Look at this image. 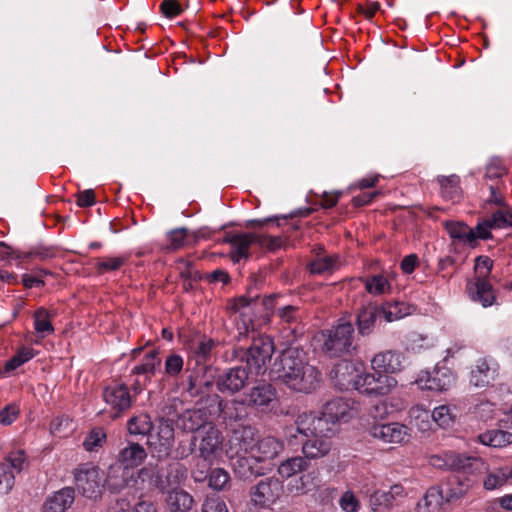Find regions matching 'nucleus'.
<instances>
[{
	"label": "nucleus",
	"instance_id": "1",
	"mask_svg": "<svg viewBox=\"0 0 512 512\" xmlns=\"http://www.w3.org/2000/svg\"><path fill=\"white\" fill-rule=\"evenodd\" d=\"M271 373L289 388L309 393L320 384V373L316 367L308 364L305 353L297 347L282 352L272 366Z\"/></svg>",
	"mask_w": 512,
	"mask_h": 512
},
{
	"label": "nucleus",
	"instance_id": "2",
	"mask_svg": "<svg viewBox=\"0 0 512 512\" xmlns=\"http://www.w3.org/2000/svg\"><path fill=\"white\" fill-rule=\"evenodd\" d=\"M322 337V351L330 358L352 355L356 350L354 326L351 322L341 320L337 325L323 331Z\"/></svg>",
	"mask_w": 512,
	"mask_h": 512
},
{
	"label": "nucleus",
	"instance_id": "3",
	"mask_svg": "<svg viewBox=\"0 0 512 512\" xmlns=\"http://www.w3.org/2000/svg\"><path fill=\"white\" fill-rule=\"evenodd\" d=\"M74 484L79 494L97 500L104 489V474L95 464L87 462L80 464L73 471Z\"/></svg>",
	"mask_w": 512,
	"mask_h": 512
},
{
	"label": "nucleus",
	"instance_id": "4",
	"mask_svg": "<svg viewBox=\"0 0 512 512\" xmlns=\"http://www.w3.org/2000/svg\"><path fill=\"white\" fill-rule=\"evenodd\" d=\"M323 433H333V429H330V424L322 413L317 415L313 412H303L297 416L294 427L287 429L286 438L290 444H294L293 439L297 438V434L305 439Z\"/></svg>",
	"mask_w": 512,
	"mask_h": 512
},
{
	"label": "nucleus",
	"instance_id": "5",
	"mask_svg": "<svg viewBox=\"0 0 512 512\" xmlns=\"http://www.w3.org/2000/svg\"><path fill=\"white\" fill-rule=\"evenodd\" d=\"M273 352L272 340L268 337H258L253 340L249 348L242 352L239 358L246 363L245 367L250 373L254 371L259 375L265 371L266 364L270 361Z\"/></svg>",
	"mask_w": 512,
	"mask_h": 512
},
{
	"label": "nucleus",
	"instance_id": "6",
	"mask_svg": "<svg viewBox=\"0 0 512 512\" xmlns=\"http://www.w3.org/2000/svg\"><path fill=\"white\" fill-rule=\"evenodd\" d=\"M191 444L197 445L199 457L211 464L222 452L223 436L221 431L211 424L196 433Z\"/></svg>",
	"mask_w": 512,
	"mask_h": 512
},
{
	"label": "nucleus",
	"instance_id": "7",
	"mask_svg": "<svg viewBox=\"0 0 512 512\" xmlns=\"http://www.w3.org/2000/svg\"><path fill=\"white\" fill-rule=\"evenodd\" d=\"M283 491V482L275 476H269L251 487L250 497L254 505L269 508L280 499Z\"/></svg>",
	"mask_w": 512,
	"mask_h": 512
},
{
	"label": "nucleus",
	"instance_id": "8",
	"mask_svg": "<svg viewBox=\"0 0 512 512\" xmlns=\"http://www.w3.org/2000/svg\"><path fill=\"white\" fill-rule=\"evenodd\" d=\"M356 390L369 396L388 395L397 385V380L381 372L361 373L356 381Z\"/></svg>",
	"mask_w": 512,
	"mask_h": 512
},
{
	"label": "nucleus",
	"instance_id": "9",
	"mask_svg": "<svg viewBox=\"0 0 512 512\" xmlns=\"http://www.w3.org/2000/svg\"><path fill=\"white\" fill-rule=\"evenodd\" d=\"M249 374L243 365L227 368L216 378L217 390L222 394L234 395L247 385Z\"/></svg>",
	"mask_w": 512,
	"mask_h": 512
},
{
	"label": "nucleus",
	"instance_id": "10",
	"mask_svg": "<svg viewBox=\"0 0 512 512\" xmlns=\"http://www.w3.org/2000/svg\"><path fill=\"white\" fill-rule=\"evenodd\" d=\"M257 436V429L250 425L239 426L233 429L231 436L228 440L227 453L230 457L238 455L241 452L249 453L251 455Z\"/></svg>",
	"mask_w": 512,
	"mask_h": 512
},
{
	"label": "nucleus",
	"instance_id": "11",
	"mask_svg": "<svg viewBox=\"0 0 512 512\" xmlns=\"http://www.w3.org/2000/svg\"><path fill=\"white\" fill-rule=\"evenodd\" d=\"M409 428L401 423L393 422L388 424L375 422L369 429L372 437L384 443L400 444L407 442L410 438Z\"/></svg>",
	"mask_w": 512,
	"mask_h": 512
},
{
	"label": "nucleus",
	"instance_id": "12",
	"mask_svg": "<svg viewBox=\"0 0 512 512\" xmlns=\"http://www.w3.org/2000/svg\"><path fill=\"white\" fill-rule=\"evenodd\" d=\"M147 444L153 453H157L158 458L166 457L174 444V428L172 422L168 419H161L158 425L157 435L150 436Z\"/></svg>",
	"mask_w": 512,
	"mask_h": 512
},
{
	"label": "nucleus",
	"instance_id": "13",
	"mask_svg": "<svg viewBox=\"0 0 512 512\" xmlns=\"http://www.w3.org/2000/svg\"><path fill=\"white\" fill-rule=\"evenodd\" d=\"M186 473V468L179 462H171L164 467L158 465L156 488L162 492H168L184 481Z\"/></svg>",
	"mask_w": 512,
	"mask_h": 512
},
{
	"label": "nucleus",
	"instance_id": "14",
	"mask_svg": "<svg viewBox=\"0 0 512 512\" xmlns=\"http://www.w3.org/2000/svg\"><path fill=\"white\" fill-rule=\"evenodd\" d=\"M499 365L492 357H482L476 360L470 372V383L475 387L490 385L498 375Z\"/></svg>",
	"mask_w": 512,
	"mask_h": 512
},
{
	"label": "nucleus",
	"instance_id": "15",
	"mask_svg": "<svg viewBox=\"0 0 512 512\" xmlns=\"http://www.w3.org/2000/svg\"><path fill=\"white\" fill-rule=\"evenodd\" d=\"M405 357L397 350H386L378 352L371 359L373 371L386 375L398 373L404 368Z\"/></svg>",
	"mask_w": 512,
	"mask_h": 512
},
{
	"label": "nucleus",
	"instance_id": "16",
	"mask_svg": "<svg viewBox=\"0 0 512 512\" xmlns=\"http://www.w3.org/2000/svg\"><path fill=\"white\" fill-rule=\"evenodd\" d=\"M222 242L230 244L232 248L230 252L231 260L239 262L241 259L249 258V249L252 244H257V238L256 233L228 232Z\"/></svg>",
	"mask_w": 512,
	"mask_h": 512
},
{
	"label": "nucleus",
	"instance_id": "17",
	"mask_svg": "<svg viewBox=\"0 0 512 512\" xmlns=\"http://www.w3.org/2000/svg\"><path fill=\"white\" fill-rule=\"evenodd\" d=\"M147 458L146 449L139 443L127 441L121 447L115 457V464L121 465L123 468L134 471Z\"/></svg>",
	"mask_w": 512,
	"mask_h": 512
},
{
	"label": "nucleus",
	"instance_id": "18",
	"mask_svg": "<svg viewBox=\"0 0 512 512\" xmlns=\"http://www.w3.org/2000/svg\"><path fill=\"white\" fill-rule=\"evenodd\" d=\"M105 483L110 492L119 493L125 488L136 485L135 473L113 463L108 468Z\"/></svg>",
	"mask_w": 512,
	"mask_h": 512
},
{
	"label": "nucleus",
	"instance_id": "19",
	"mask_svg": "<svg viewBox=\"0 0 512 512\" xmlns=\"http://www.w3.org/2000/svg\"><path fill=\"white\" fill-rule=\"evenodd\" d=\"M331 434L323 433L301 439L304 457L307 460H315L327 456L332 449Z\"/></svg>",
	"mask_w": 512,
	"mask_h": 512
},
{
	"label": "nucleus",
	"instance_id": "20",
	"mask_svg": "<svg viewBox=\"0 0 512 512\" xmlns=\"http://www.w3.org/2000/svg\"><path fill=\"white\" fill-rule=\"evenodd\" d=\"M276 315L280 318L283 325V331L286 332L288 341H293L303 334L301 324V314L296 306L287 305L276 310Z\"/></svg>",
	"mask_w": 512,
	"mask_h": 512
},
{
	"label": "nucleus",
	"instance_id": "21",
	"mask_svg": "<svg viewBox=\"0 0 512 512\" xmlns=\"http://www.w3.org/2000/svg\"><path fill=\"white\" fill-rule=\"evenodd\" d=\"M330 376L339 390H349L351 388L356 389L355 383L360 374L353 363L344 360L332 368Z\"/></svg>",
	"mask_w": 512,
	"mask_h": 512
},
{
	"label": "nucleus",
	"instance_id": "22",
	"mask_svg": "<svg viewBox=\"0 0 512 512\" xmlns=\"http://www.w3.org/2000/svg\"><path fill=\"white\" fill-rule=\"evenodd\" d=\"M103 399L117 413L128 410L132 399L125 384H113L103 390Z\"/></svg>",
	"mask_w": 512,
	"mask_h": 512
},
{
	"label": "nucleus",
	"instance_id": "23",
	"mask_svg": "<svg viewBox=\"0 0 512 512\" xmlns=\"http://www.w3.org/2000/svg\"><path fill=\"white\" fill-rule=\"evenodd\" d=\"M216 345V341L207 337H203L191 345L189 359L195 361L196 365L199 366V370L195 373L198 374L202 370L207 372L212 369L210 365H207V362L211 360Z\"/></svg>",
	"mask_w": 512,
	"mask_h": 512
},
{
	"label": "nucleus",
	"instance_id": "24",
	"mask_svg": "<svg viewBox=\"0 0 512 512\" xmlns=\"http://www.w3.org/2000/svg\"><path fill=\"white\" fill-rule=\"evenodd\" d=\"M321 413L329 422L330 429H333L336 422L348 421L353 416V409L349 400L335 398L324 405Z\"/></svg>",
	"mask_w": 512,
	"mask_h": 512
},
{
	"label": "nucleus",
	"instance_id": "25",
	"mask_svg": "<svg viewBox=\"0 0 512 512\" xmlns=\"http://www.w3.org/2000/svg\"><path fill=\"white\" fill-rule=\"evenodd\" d=\"M283 449L282 441L273 436H266L256 440L251 455L257 462H265L278 457Z\"/></svg>",
	"mask_w": 512,
	"mask_h": 512
},
{
	"label": "nucleus",
	"instance_id": "26",
	"mask_svg": "<svg viewBox=\"0 0 512 512\" xmlns=\"http://www.w3.org/2000/svg\"><path fill=\"white\" fill-rule=\"evenodd\" d=\"M466 288L471 300L479 302L483 307H489L495 302V292L487 279L468 281Z\"/></svg>",
	"mask_w": 512,
	"mask_h": 512
},
{
	"label": "nucleus",
	"instance_id": "27",
	"mask_svg": "<svg viewBox=\"0 0 512 512\" xmlns=\"http://www.w3.org/2000/svg\"><path fill=\"white\" fill-rule=\"evenodd\" d=\"M211 424L205 409L186 410L177 420L178 427L187 432L198 433L200 430L204 429L205 426Z\"/></svg>",
	"mask_w": 512,
	"mask_h": 512
},
{
	"label": "nucleus",
	"instance_id": "28",
	"mask_svg": "<svg viewBox=\"0 0 512 512\" xmlns=\"http://www.w3.org/2000/svg\"><path fill=\"white\" fill-rule=\"evenodd\" d=\"M215 398L218 400V408L223 420L237 422L248 416L246 400H222L218 395H215Z\"/></svg>",
	"mask_w": 512,
	"mask_h": 512
},
{
	"label": "nucleus",
	"instance_id": "29",
	"mask_svg": "<svg viewBox=\"0 0 512 512\" xmlns=\"http://www.w3.org/2000/svg\"><path fill=\"white\" fill-rule=\"evenodd\" d=\"M75 500V490L64 487L49 496L43 504V512H65Z\"/></svg>",
	"mask_w": 512,
	"mask_h": 512
},
{
	"label": "nucleus",
	"instance_id": "30",
	"mask_svg": "<svg viewBox=\"0 0 512 512\" xmlns=\"http://www.w3.org/2000/svg\"><path fill=\"white\" fill-rule=\"evenodd\" d=\"M455 375L446 367L435 368L431 373H427L425 388L434 391L448 390L455 383Z\"/></svg>",
	"mask_w": 512,
	"mask_h": 512
},
{
	"label": "nucleus",
	"instance_id": "31",
	"mask_svg": "<svg viewBox=\"0 0 512 512\" xmlns=\"http://www.w3.org/2000/svg\"><path fill=\"white\" fill-rule=\"evenodd\" d=\"M381 315L379 305L369 303L363 306L357 314L358 333L362 336L373 332L377 318Z\"/></svg>",
	"mask_w": 512,
	"mask_h": 512
},
{
	"label": "nucleus",
	"instance_id": "32",
	"mask_svg": "<svg viewBox=\"0 0 512 512\" xmlns=\"http://www.w3.org/2000/svg\"><path fill=\"white\" fill-rule=\"evenodd\" d=\"M232 467L235 475L240 479L246 480L260 473L256 463H258L252 455L249 457L243 455H233Z\"/></svg>",
	"mask_w": 512,
	"mask_h": 512
},
{
	"label": "nucleus",
	"instance_id": "33",
	"mask_svg": "<svg viewBox=\"0 0 512 512\" xmlns=\"http://www.w3.org/2000/svg\"><path fill=\"white\" fill-rule=\"evenodd\" d=\"M166 503L172 512H187L193 507L194 499L188 492L176 487L168 491Z\"/></svg>",
	"mask_w": 512,
	"mask_h": 512
},
{
	"label": "nucleus",
	"instance_id": "34",
	"mask_svg": "<svg viewBox=\"0 0 512 512\" xmlns=\"http://www.w3.org/2000/svg\"><path fill=\"white\" fill-rule=\"evenodd\" d=\"M445 228L454 242L475 246V237L472 228H469L464 222L447 221Z\"/></svg>",
	"mask_w": 512,
	"mask_h": 512
},
{
	"label": "nucleus",
	"instance_id": "35",
	"mask_svg": "<svg viewBox=\"0 0 512 512\" xmlns=\"http://www.w3.org/2000/svg\"><path fill=\"white\" fill-rule=\"evenodd\" d=\"M443 459V465H446V469L465 473L471 472L474 464L478 462V458L476 457L466 456L452 451L443 453Z\"/></svg>",
	"mask_w": 512,
	"mask_h": 512
},
{
	"label": "nucleus",
	"instance_id": "36",
	"mask_svg": "<svg viewBox=\"0 0 512 512\" xmlns=\"http://www.w3.org/2000/svg\"><path fill=\"white\" fill-rule=\"evenodd\" d=\"M275 398V389L272 385L261 383L253 387L247 398V402L252 406H266Z\"/></svg>",
	"mask_w": 512,
	"mask_h": 512
},
{
	"label": "nucleus",
	"instance_id": "37",
	"mask_svg": "<svg viewBox=\"0 0 512 512\" xmlns=\"http://www.w3.org/2000/svg\"><path fill=\"white\" fill-rule=\"evenodd\" d=\"M380 313L387 322L399 320L411 313V306L400 301H387L379 305Z\"/></svg>",
	"mask_w": 512,
	"mask_h": 512
},
{
	"label": "nucleus",
	"instance_id": "38",
	"mask_svg": "<svg viewBox=\"0 0 512 512\" xmlns=\"http://www.w3.org/2000/svg\"><path fill=\"white\" fill-rule=\"evenodd\" d=\"M478 440L483 445L501 448L512 443V433L500 429L488 430L479 434Z\"/></svg>",
	"mask_w": 512,
	"mask_h": 512
},
{
	"label": "nucleus",
	"instance_id": "39",
	"mask_svg": "<svg viewBox=\"0 0 512 512\" xmlns=\"http://www.w3.org/2000/svg\"><path fill=\"white\" fill-rule=\"evenodd\" d=\"M308 460L305 457L295 456L281 462L278 473L282 478H290L308 469Z\"/></svg>",
	"mask_w": 512,
	"mask_h": 512
},
{
	"label": "nucleus",
	"instance_id": "40",
	"mask_svg": "<svg viewBox=\"0 0 512 512\" xmlns=\"http://www.w3.org/2000/svg\"><path fill=\"white\" fill-rule=\"evenodd\" d=\"M437 182L441 187V193L444 198L451 201H456L460 198V179L457 175L438 176Z\"/></svg>",
	"mask_w": 512,
	"mask_h": 512
},
{
	"label": "nucleus",
	"instance_id": "41",
	"mask_svg": "<svg viewBox=\"0 0 512 512\" xmlns=\"http://www.w3.org/2000/svg\"><path fill=\"white\" fill-rule=\"evenodd\" d=\"M161 360L158 358V352L156 350L149 351L143 361L136 365L132 370V374L144 375L150 378L155 374L156 369L160 366Z\"/></svg>",
	"mask_w": 512,
	"mask_h": 512
},
{
	"label": "nucleus",
	"instance_id": "42",
	"mask_svg": "<svg viewBox=\"0 0 512 512\" xmlns=\"http://www.w3.org/2000/svg\"><path fill=\"white\" fill-rule=\"evenodd\" d=\"M153 428L151 418L147 414H139L131 417L127 422V429L130 435L146 436Z\"/></svg>",
	"mask_w": 512,
	"mask_h": 512
},
{
	"label": "nucleus",
	"instance_id": "43",
	"mask_svg": "<svg viewBox=\"0 0 512 512\" xmlns=\"http://www.w3.org/2000/svg\"><path fill=\"white\" fill-rule=\"evenodd\" d=\"M338 256L337 255H320L318 254L316 259L313 260L308 268L312 274H324L326 272H333L338 267Z\"/></svg>",
	"mask_w": 512,
	"mask_h": 512
},
{
	"label": "nucleus",
	"instance_id": "44",
	"mask_svg": "<svg viewBox=\"0 0 512 512\" xmlns=\"http://www.w3.org/2000/svg\"><path fill=\"white\" fill-rule=\"evenodd\" d=\"M52 314L45 308H39L34 313V328L42 337L52 334L54 327L51 323Z\"/></svg>",
	"mask_w": 512,
	"mask_h": 512
},
{
	"label": "nucleus",
	"instance_id": "45",
	"mask_svg": "<svg viewBox=\"0 0 512 512\" xmlns=\"http://www.w3.org/2000/svg\"><path fill=\"white\" fill-rule=\"evenodd\" d=\"M512 478V467H505L490 472L484 480V487L493 490L503 486L507 480Z\"/></svg>",
	"mask_w": 512,
	"mask_h": 512
},
{
	"label": "nucleus",
	"instance_id": "46",
	"mask_svg": "<svg viewBox=\"0 0 512 512\" xmlns=\"http://www.w3.org/2000/svg\"><path fill=\"white\" fill-rule=\"evenodd\" d=\"M455 410V407L440 405L434 408L432 418L440 427L448 428L453 425L456 419Z\"/></svg>",
	"mask_w": 512,
	"mask_h": 512
},
{
	"label": "nucleus",
	"instance_id": "47",
	"mask_svg": "<svg viewBox=\"0 0 512 512\" xmlns=\"http://www.w3.org/2000/svg\"><path fill=\"white\" fill-rule=\"evenodd\" d=\"M127 260L126 256L97 258L95 259L94 267L99 274H103L120 269Z\"/></svg>",
	"mask_w": 512,
	"mask_h": 512
},
{
	"label": "nucleus",
	"instance_id": "48",
	"mask_svg": "<svg viewBox=\"0 0 512 512\" xmlns=\"http://www.w3.org/2000/svg\"><path fill=\"white\" fill-rule=\"evenodd\" d=\"M188 229L181 227L176 228L167 233L169 244L166 246L167 251H174L184 247L187 244Z\"/></svg>",
	"mask_w": 512,
	"mask_h": 512
},
{
	"label": "nucleus",
	"instance_id": "49",
	"mask_svg": "<svg viewBox=\"0 0 512 512\" xmlns=\"http://www.w3.org/2000/svg\"><path fill=\"white\" fill-rule=\"evenodd\" d=\"M368 293L372 295L383 294L390 288V284L383 275H373L363 280Z\"/></svg>",
	"mask_w": 512,
	"mask_h": 512
},
{
	"label": "nucleus",
	"instance_id": "50",
	"mask_svg": "<svg viewBox=\"0 0 512 512\" xmlns=\"http://www.w3.org/2000/svg\"><path fill=\"white\" fill-rule=\"evenodd\" d=\"M444 500V489L439 487L429 488L424 497L423 503L430 512H434L439 509Z\"/></svg>",
	"mask_w": 512,
	"mask_h": 512
},
{
	"label": "nucleus",
	"instance_id": "51",
	"mask_svg": "<svg viewBox=\"0 0 512 512\" xmlns=\"http://www.w3.org/2000/svg\"><path fill=\"white\" fill-rule=\"evenodd\" d=\"M135 473L136 485L138 482L148 483L156 488V476L158 473V464L148 463Z\"/></svg>",
	"mask_w": 512,
	"mask_h": 512
},
{
	"label": "nucleus",
	"instance_id": "52",
	"mask_svg": "<svg viewBox=\"0 0 512 512\" xmlns=\"http://www.w3.org/2000/svg\"><path fill=\"white\" fill-rule=\"evenodd\" d=\"M259 282L256 277H252L251 283L247 289V294L240 296L235 301L234 309L236 311H240L241 309L247 308L250 304L256 303L259 295L254 290H257Z\"/></svg>",
	"mask_w": 512,
	"mask_h": 512
},
{
	"label": "nucleus",
	"instance_id": "53",
	"mask_svg": "<svg viewBox=\"0 0 512 512\" xmlns=\"http://www.w3.org/2000/svg\"><path fill=\"white\" fill-rule=\"evenodd\" d=\"M106 441V434L101 428L93 429L84 439L83 447L88 452H97Z\"/></svg>",
	"mask_w": 512,
	"mask_h": 512
},
{
	"label": "nucleus",
	"instance_id": "54",
	"mask_svg": "<svg viewBox=\"0 0 512 512\" xmlns=\"http://www.w3.org/2000/svg\"><path fill=\"white\" fill-rule=\"evenodd\" d=\"M229 473L223 468L213 469L208 477L209 486L214 490H224L229 484Z\"/></svg>",
	"mask_w": 512,
	"mask_h": 512
},
{
	"label": "nucleus",
	"instance_id": "55",
	"mask_svg": "<svg viewBox=\"0 0 512 512\" xmlns=\"http://www.w3.org/2000/svg\"><path fill=\"white\" fill-rule=\"evenodd\" d=\"M3 463H9V469L13 470L14 474L20 473L28 466L27 458L23 450L10 452Z\"/></svg>",
	"mask_w": 512,
	"mask_h": 512
},
{
	"label": "nucleus",
	"instance_id": "56",
	"mask_svg": "<svg viewBox=\"0 0 512 512\" xmlns=\"http://www.w3.org/2000/svg\"><path fill=\"white\" fill-rule=\"evenodd\" d=\"M15 483L13 470L9 469V463H0V494L9 493Z\"/></svg>",
	"mask_w": 512,
	"mask_h": 512
},
{
	"label": "nucleus",
	"instance_id": "57",
	"mask_svg": "<svg viewBox=\"0 0 512 512\" xmlns=\"http://www.w3.org/2000/svg\"><path fill=\"white\" fill-rule=\"evenodd\" d=\"M55 252L51 247L37 246L31 249L29 252H21L17 254V258L20 260H29L31 258H38L39 260L45 261L53 258Z\"/></svg>",
	"mask_w": 512,
	"mask_h": 512
},
{
	"label": "nucleus",
	"instance_id": "58",
	"mask_svg": "<svg viewBox=\"0 0 512 512\" xmlns=\"http://www.w3.org/2000/svg\"><path fill=\"white\" fill-rule=\"evenodd\" d=\"M394 499L389 491H376L370 497V504L374 511L389 509L392 507Z\"/></svg>",
	"mask_w": 512,
	"mask_h": 512
},
{
	"label": "nucleus",
	"instance_id": "59",
	"mask_svg": "<svg viewBox=\"0 0 512 512\" xmlns=\"http://www.w3.org/2000/svg\"><path fill=\"white\" fill-rule=\"evenodd\" d=\"M183 358L178 354H170L164 362V373L169 377H177L183 369Z\"/></svg>",
	"mask_w": 512,
	"mask_h": 512
},
{
	"label": "nucleus",
	"instance_id": "60",
	"mask_svg": "<svg viewBox=\"0 0 512 512\" xmlns=\"http://www.w3.org/2000/svg\"><path fill=\"white\" fill-rule=\"evenodd\" d=\"M493 267V261L488 256H478L475 259V273L474 279H487Z\"/></svg>",
	"mask_w": 512,
	"mask_h": 512
},
{
	"label": "nucleus",
	"instance_id": "61",
	"mask_svg": "<svg viewBox=\"0 0 512 512\" xmlns=\"http://www.w3.org/2000/svg\"><path fill=\"white\" fill-rule=\"evenodd\" d=\"M492 228H507L512 226V212L509 210H498L488 220Z\"/></svg>",
	"mask_w": 512,
	"mask_h": 512
},
{
	"label": "nucleus",
	"instance_id": "62",
	"mask_svg": "<svg viewBox=\"0 0 512 512\" xmlns=\"http://www.w3.org/2000/svg\"><path fill=\"white\" fill-rule=\"evenodd\" d=\"M339 506L345 512H357L360 509V503L351 491H346L342 494L339 499Z\"/></svg>",
	"mask_w": 512,
	"mask_h": 512
},
{
	"label": "nucleus",
	"instance_id": "63",
	"mask_svg": "<svg viewBox=\"0 0 512 512\" xmlns=\"http://www.w3.org/2000/svg\"><path fill=\"white\" fill-rule=\"evenodd\" d=\"M202 512H228L225 502L218 496L207 497L202 505Z\"/></svg>",
	"mask_w": 512,
	"mask_h": 512
},
{
	"label": "nucleus",
	"instance_id": "64",
	"mask_svg": "<svg viewBox=\"0 0 512 512\" xmlns=\"http://www.w3.org/2000/svg\"><path fill=\"white\" fill-rule=\"evenodd\" d=\"M506 173L505 167L497 158L491 159L486 165L485 177L487 179L501 178Z\"/></svg>",
	"mask_w": 512,
	"mask_h": 512
}]
</instances>
